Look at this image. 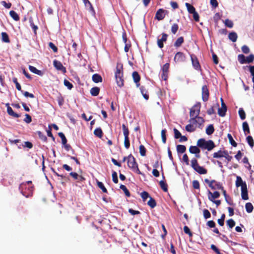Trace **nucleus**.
<instances>
[{
	"mask_svg": "<svg viewBox=\"0 0 254 254\" xmlns=\"http://www.w3.org/2000/svg\"><path fill=\"white\" fill-rule=\"evenodd\" d=\"M120 188L121 190H122L124 191V192L127 196V197L130 196V192L125 185H121Z\"/></svg>",
	"mask_w": 254,
	"mask_h": 254,
	"instance_id": "obj_43",
	"label": "nucleus"
},
{
	"mask_svg": "<svg viewBox=\"0 0 254 254\" xmlns=\"http://www.w3.org/2000/svg\"><path fill=\"white\" fill-rule=\"evenodd\" d=\"M190 58L193 67L196 70L199 69L200 66L196 57L193 55H191Z\"/></svg>",
	"mask_w": 254,
	"mask_h": 254,
	"instance_id": "obj_13",
	"label": "nucleus"
},
{
	"mask_svg": "<svg viewBox=\"0 0 254 254\" xmlns=\"http://www.w3.org/2000/svg\"><path fill=\"white\" fill-rule=\"evenodd\" d=\"M53 65L56 69L61 71L63 73H65L66 72L65 67L63 66L61 62L57 60H55L53 61Z\"/></svg>",
	"mask_w": 254,
	"mask_h": 254,
	"instance_id": "obj_9",
	"label": "nucleus"
},
{
	"mask_svg": "<svg viewBox=\"0 0 254 254\" xmlns=\"http://www.w3.org/2000/svg\"><path fill=\"white\" fill-rule=\"evenodd\" d=\"M132 77L134 80V82L136 83V86L138 87L139 86V82L140 79V76L138 73L137 71H134L132 73Z\"/></svg>",
	"mask_w": 254,
	"mask_h": 254,
	"instance_id": "obj_18",
	"label": "nucleus"
},
{
	"mask_svg": "<svg viewBox=\"0 0 254 254\" xmlns=\"http://www.w3.org/2000/svg\"><path fill=\"white\" fill-rule=\"evenodd\" d=\"M29 69L31 72H33L35 74H36L38 75L42 76L44 74V73L42 71L38 70L35 67H34L33 66L29 65Z\"/></svg>",
	"mask_w": 254,
	"mask_h": 254,
	"instance_id": "obj_19",
	"label": "nucleus"
},
{
	"mask_svg": "<svg viewBox=\"0 0 254 254\" xmlns=\"http://www.w3.org/2000/svg\"><path fill=\"white\" fill-rule=\"evenodd\" d=\"M238 60L241 64H246V57L243 54L238 55Z\"/></svg>",
	"mask_w": 254,
	"mask_h": 254,
	"instance_id": "obj_40",
	"label": "nucleus"
},
{
	"mask_svg": "<svg viewBox=\"0 0 254 254\" xmlns=\"http://www.w3.org/2000/svg\"><path fill=\"white\" fill-rule=\"evenodd\" d=\"M196 128L194 126L190 123L186 126V130L190 132H192L195 131Z\"/></svg>",
	"mask_w": 254,
	"mask_h": 254,
	"instance_id": "obj_30",
	"label": "nucleus"
},
{
	"mask_svg": "<svg viewBox=\"0 0 254 254\" xmlns=\"http://www.w3.org/2000/svg\"><path fill=\"white\" fill-rule=\"evenodd\" d=\"M112 179L114 183L117 184L118 183V175L115 171H113L112 173Z\"/></svg>",
	"mask_w": 254,
	"mask_h": 254,
	"instance_id": "obj_57",
	"label": "nucleus"
},
{
	"mask_svg": "<svg viewBox=\"0 0 254 254\" xmlns=\"http://www.w3.org/2000/svg\"><path fill=\"white\" fill-rule=\"evenodd\" d=\"M221 108L218 109V113L220 117H224L227 111V106L224 103L222 98H221Z\"/></svg>",
	"mask_w": 254,
	"mask_h": 254,
	"instance_id": "obj_11",
	"label": "nucleus"
},
{
	"mask_svg": "<svg viewBox=\"0 0 254 254\" xmlns=\"http://www.w3.org/2000/svg\"><path fill=\"white\" fill-rule=\"evenodd\" d=\"M169 64L166 63L165 64L163 67H162V72L163 73H168L169 68Z\"/></svg>",
	"mask_w": 254,
	"mask_h": 254,
	"instance_id": "obj_62",
	"label": "nucleus"
},
{
	"mask_svg": "<svg viewBox=\"0 0 254 254\" xmlns=\"http://www.w3.org/2000/svg\"><path fill=\"white\" fill-rule=\"evenodd\" d=\"M140 195L143 201H145L147 198L150 197L149 193L145 191L142 192Z\"/></svg>",
	"mask_w": 254,
	"mask_h": 254,
	"instance_id": "obj_55",
	"label": "nucleus"
},
{
	"mask_svg": "<svg viewBox=\"0 0 254 254\" xmlns=\"http://www.w3.org/2000/svg\"><path fill=\"white\" fill-rule=\"evenodd\" d=\"M246 211L248 213H251L253 211L254 206L251 202H247L245 205Z\"/></svg>",
	"mask_w": 254,
	"mask_h": 254,
	"instance_id": "obj_32",
	"label": "nucleus"
},
{
	"mask_svg": "<svg viewBox=\"0 0 254 254\" xmlns=\"http://www.w3.org/2000/svg\"><path fill=\"white\" fill-rule=\"evenodd\" d=\"M243 185H247L246 182H244L241 177L237 176L236 181V187H241L242 188V186H243Z\"/></svg>",
	"mask_w": 254,
	"mask_h": 254,
	"instance_id": "obj_20",
	"label": "nucleus"
},
{
	"mask_svg": "<svg viewBox=\"0 0 254 254\" xmlns=\"http://www.w3.org/2000/svg\"><path fill=\"white\" fill-rule=\"evenodd\" d=\"M140 90L144 98L147 100L149 99V96L147 94V91L146 90L145 88L141 86L140 87Z\"/></svg>",
	"mask_w": 254,
	"mask_h": 254,
	"instance_id": "obj_24",
	"label": "nucleus"
},
{
	"mask_svg": "<svg viewBox=\"0 0 254 254\" xmlns=\"http://www.w3.org/2000/svg\"><path fill=\"white\" fill-rule=\"evenodd\" d=\"M228 38L233 42H235L237 40L238 35L235 32H231L228 35Z\"/></svg>",
	"mask_w": 254,
	"mask_h": 254,
	"instance_id": "obj_22",
	"label": "nucleus"
},
{
	"mask_svg": "<svg viewBox=\"0 0 254 254\" xmlns=\"http://www.w3.org/2000/svg\"><path fill=\"white\" fill-rule=\"evenodd\" d=\"M189 151L192 154H198L200 152V149L196 146H190Z\"/></svg>",
	"mask_w": 254,
	"mask_h": 254,
	"instance_id": "obj_26",
	"label": "nucleus"
},
{
	"mask_svg": "<svg viewBox=\"0 0 254 254\" xmlns=\"http://www.w3.org/2000/svg\"><path fill=\"white\" fill-rule=\"evenodd\" d=\"M83 2L84 3L85 5L86 6L89 5V7H90V10L92 12L94 13V10L93 7L91 2L88 0H83Z\"/></svg>",
	"mask_w": 254,
	"mask_h": 254,
	"instance_id": "obj_59",
	"label": "nucleus"
},
{
	"mask_svg": "<svg viewBox=\"0 0 254 254\" xmlns=\"http://www.w3.org/2000/svg\"><path fill=\"white\" fill-rule=\"evenodd\" d=\"M116 82L119 87H122L124 85V80L123 79V72L122 67H117L116 71L115 73Z\"/></svg>",
	"mask_w": 254,
	"mask_h": 254,
	"instance_id": "obj_5",
	"label": "nucleus"
},
{
	"mask_svg": "<svg viewBox=\"0 0 254 254\" xmlns=\"http://www.w3.org/2000/svg\"><path fill=\"white\" fill-rule=\"evenodd\" d=\"M185 5L187 8L188 12L192 14L196 11L195 8L190 3L186 2Z\"/></svg>",
	"mask_w": 254,
	"mask_h": 254,
	"instance_id": "obj_33",
	"label": "nucleus"
},
{
	"mask_svg": "<svg viewBox=\"0 0 254 254\" xmlns=\"http://www.w3.org/2000/svg\"><path fill=\"white\" fill-rule=\"evenodd\" d=\"M97 186L98 187L102 190L105 192V193H107V190L106 189V188L105 187L104 184L99 181H97Z\"/></svg>",
	"mask_w": 254,
	"mask_h": 254,
	"instance_id": "obj_42",
	"label": "nucleus"
},
{
	"mask_svg": "<svg viewBox=\"0 0 254 254\" xmlns=\"http://www.w3.org/2000/svg\"><path fill=\"white\" fill-rule=\"evenodd\" d=\"M247 142L249 144V145L252 148H253L254 146V139H253L252 136L251 135H249L248 136H247Z\"/></svg>",
	"mask_w": 254,
	"mask_h": 254,
	"instance_id": "obj_44",
	"label": "nucleus"
},
{
	"mask_svg": "<svg viewBox=\"0 0 254 254\" xmlns=\"http://www.w3.org/2000/svg\"><path fill=\"white\" fill-rule=\"evenodd\" d=\"M165 10L162 8L158 9L155 14V18L158 20H161L165 17Z\"/></svg>",
	"mask_w": 254,
	"mask_h": 254,
	"instance_id": "obj_17",
	"label": "nucleus"
},
{
	"mask_svg": "<svg viewBox=\"0 0 254 254\" xmlns=\"http://www.w3.org/2000/svg\"><path fill=\"white\" fill-rule=\"evenodd\" d=\"M21 92L26 97H30V98H33L35 97L34 94H33L32 93H29L27 91H24L22 90L21 91Z\"/></svg>",
	"mask_w": 254,
	"mask_h": 254,
	"instance_id": "obj_58",
	"label": "nucleus"
},
{
	"mask_svg": "<svg viewBox=\"0 0 254 254\" xmlns=\"http://www.w3.org/2000/svg\"><path fill=\"white\" fill-rule=\"evenodd\" d=\"M241 196L243 200H248L249 199L247 185H243V186H242Z\"/></svg>",
	"mask_w": 254,
	"mask_h": 254,
	"instance_id": "obj_15",
	"label": "nucleus"
},
{
	"mask_svg": "<svg viewBox=\"0 0 254 254\" xmlns=\"http://www.w3.org/2000/svg\"><path fill=\"white\" fill-rule=\"evenodd\" d=\"M204 121V119L201 117L191 118L189 120V122L191 123L195 128L199 127Z\"/></svg>",
	"mask_w": 254,
	"mask_h": 254,
	"instance_id": "obj_8",
	"label": "nucleus"
},
{
	"mask_svg": "<svg viewBox=\"0 0 254 254\" xmlns=\"http://www.w3.org/2000/svg\"><path fill=\"white\" fill-rule=\"evenodd\" d=\"M159 184L161 189L165 192H167L168 191L167 185L163 181H160Z\"/></svg>",
	"mask_w": 254,
	"mask_h": 254,
	"instance_id": "obj_47",
	"label": "nucleus"
},
{
	"mask_svg": "<svg viewBox=\"0 0 254 254\" xmlns=\"http://www.w3.org/2000/svg\"><path fill=\"white\" fill-rule=\"evenodd\" d=\"M184 42V38L180 37L178 38L174 43V46L176 47H179Z\"/></svg>",
	"mask_w": 254,
	"mask_h": 254,
	"instance_id": "obj_34",
	"label": "nucleus"
},
{
	"mask_svg": "<svg viewBox=\"0 0 254 254\" xmlns=\"http://www.w3.org/2000/svg\"><path fill=\"white\" fill-rule=\"evenodd\" d=\"M100 92V88L98 87H94L90 90V93L93 96H97Z\"/></svg>",
	"mask_w": 254,
	"mask_h": 254,
	"instance_id": "obj_25",
	"label": "nucleus"
},
{
	"mask_svg": "<svg viewBox=\"0 0 254 254\" xmlns=\"http://www.w3.org/2000/svg\"><path fill=\"white\" fill-rule=\"evenodd\" d=\"M37 134L39 136V137L43 141H46L47 140V138L46 136L41 131H37Z\"/></svg>",
	"mask_w": 254,
	"mask_h": 254,
	"instance_id": "obj_53",
	"label": "nucleus"
},
{
	"mask_svg": "<svg viewBox=\"0 0 254 254\" xmlns=\"http://www.w3.org/2000/svg\"><path fill=\"white\" fill-rule=\"evenodd\" d=\"M167 37V34L163 33L162 34V38L161 39H158L157 45L160 48H162L163 47V42L166 41Z\"/></svg>",
	"mask_w": 254,
	"mask_h": 254,
	"instance_id": "obj_16",
	"label": "nucleus"
},
{
	"mask_svg": "<svg viewBox=\"0 0 254 254\" xmlns=\"http://www.w3.org/2000/svg\"><path fill=\"white\" fill-rule=\"evenodd\" d=\"M94 133L96 136L99 138L102 137L103 135V132L101 128H96L94 131Z\"/></svg>",
	"mask_w": 254,
	"mask_h": 254,
	"instance_id": "obj_37",
	"label": "nucleus"
},
{
	"mask_svg": "<svg viewBox=\"0 0 254 254\" xmlns=\"http://www.w3.org/2000/svg\"><path fill=\"white\" fill-rule=\"evenodd\" d=\"M220 196V193L218 191H215L212 193L209 190H208V197L211 201H213L216 198H218Z\"/></svg>",
	"mask_w": 254,
	"mask_h": 254,
	"instance_id": "obj_14",
	"label": "nucleus"
},
{
	"mask_svg": "<svg viewBox=\"0 0 254 254\" xmlns=\"http://www.w3.org/2000/svg\"><path fill=\"white\" fill-rule=\"evenodd\" d=\"M147 204L151 208H153L156 206V202L155 200L151 197H150V199L147 202Z\"/></svg>",
	"mask_w": 254,
	"mask_h": 254,
	"instance_id": "obj_35",
	"label": "nucleus"
},
{
	"mask_svg": "<svg viewBox=\"0 0 254 254\" xmlns=\"http://www.w3.org/2000/svg\"><path fill=\"white\" fill-rule=\"evenodd\" d=\"M9 14H10V16L14 20H15V21L19 20V16H18V15L17 14V13L15 11H14L13 10H11L9 12Z\"/></svg>",
	"mask_w": 254,
	"mask_h": 254,
	"instance_id": "obj_36",
	"label": "nucleus"
},
{
	"mask_svg": "<svg viewBox=\"0 0 254 254\" xmlns=\"http://www.w3.org/2000/svg\"><path fill=\"white\" fill-rule=\"evenodd\" d=\"M214 131V128L213 125H209L206 128V133L207 135H211Z\"/></svg>",
	"mask_w": 254,
	"mask_h": 254,
	"instance_id": "obj_27",
	"label": "nucleus"
},
{
	"mask_svg": "<svg viewBox=\"0 0 254 254\" xmlns=\"http://www.w3.org/2000/svg\"><path fill=\"white\" fill-rule=\"evenodd\" d=\"M166 132H167V131H166V129H163L161 131V137H162V142L164 143H166Z\"/></svg>",
	"mask_w": 254,
	"mask_h": 254,
	"instance_id": "obj_49",
	"label": "nucleus"
},
{
	"mask_svg": "<svg viewBox=\"0 0 254 254\" xmlns=\"http://www.w3.org/2000/svg\"><path fill=\"white\" fill-rule=\"evenodd\" d=\"M146 149L143 145L139 146V153L142 156H144L146 155Z\"/></svg>",
	"mask_w": 254,
	"mask_h": 254,
	"instance_id": "obj_48",
	"label": "nucleus"
},
{
	"mask_svg": "<svg viewBox=\"0 0 254 254\" xmlns=\"http://www.w3.org/2000/svg\"><path fill=\"white\" fill-rule=\"evenodd\" d=\"M59 136L61 137L63 144H65L67 142V139L63 132H59L58 133Z\"/></svg>",
	"mask_w": 254,
	"mask_h": 254,
	"instance_id": "obj_51",
	"label": "nucleus"
},
{
	"mask_svg": "<svg viewBox=\"0 0 254 254\" xmlns=\"http://www.w3.org/2000/svg\"><path fill=\"white\" fill-rule=\"evenodd\" d=\"M223 154H224L223 157H225L228 162H229L232 159V156L229 155L228 152L227 151L224 150Z\"/></svg>",
	"mask_w": 254,
	"mask_h": 254,
	"instance_id": "obj_61",
	"label": "nucleus"
},
{
	"mask_svg": "<svg viewBox=\"0 0 254 254\" xmlns=\"http://www.w3.org/2000/svg\"><path fill=\"white\" fill-rule=\"evenodd\" d=\"M191 167L199 174H205L207 173V170L203 167L200 166L198 164L197 161L195 158H193L191 160Z\"/></svg>",
	"mask_w": 254,
	"mask_h": 254,
	"instance_id": "obj_4",
	"label": "nucleus"
},
{
	"mask_svg": "<svg viewBox=\"0 0 254 254\" xmlns=\"http://www.w3.org/2000/svg\"><path fill=\"white\" fill-rule=\"evenodd\" d=\"M174 137L176 139L179 138L181 136V132L176 128H174Z\"/></svg>",
	"mask_w": 254,
	"mask_h": 254,
	"instance_id": "obj_64",
	"label": "nucleus"
},
{
	"mask_svg": "<svg viewBox=\"0 0 254 254\" xmlns=\"http://www.w3.org/2000/svg\"><path fill=\"white\" fill-rule=\"evenodd\" d=\"M203 213L205 219H208L211 217V214L207 209H204L203 211Z\"/></svg>",
	"mask_w": 254,
	"mask_h": 254,
	"instance_id": "obj_63",
	"label": "nucleus"
},
{
	"mask_svg": "<svg viewBox=\"0 0 254 254\" xmlns=\"http://www.w3.org/2000/svg\"><path fill=\"white\" fill-rule=\"evenodd\" d=\"M21 193L26 197H28L32 195L33 187L32 186V182L28 181L22 183L19 187Z\"/></svg>",
	"mask_w": 254,
	"mask_h": 254,
	"instance_id": "obj_1",
	"label": "nucleus"
},
{
	"mask_svg": "<svg viewBox=\"0 0 254 254\" xmlns=\"http://www.w3.org/2000/svg\"><path fill=\"white\" fill-rule=\"evenodd\" d=\"M123 133L125 136L124 145L126 149H128L130 146V142L129 139V130L127 127L125 125H122Z\"/></svg>",
	"mask_w": 254,
	"mask_h": 254,
	"instance_id": "obj_7",
	"label": "nucleus"
},
{
	"mask_svg": "<svg viewBox=\"0 0 254 254\" xmlns=\"http://www.w3.org/2000/svg\"><path fill=\"white\" fill-rule=\"evenodd\" d=\"M227 137L229 140V141L231 143V144L234 147H236L237 146V143L234 140L232 136L228 133L227 135Z\"/></svg>",
	"mask_w": 254,
	"mask_h": 254,
	"instance_id": "obj_52",
	"label": "nucleus"
},
{
	"mask_svg": "<svg viewBox=\"0 0 254 254\" xmlns=\"http://www.w3.org/2000/svg\"><path fill=\"white\" fill-rule=\"evenodd\" d=\"M243 129L245 132V134H249L250 132L249 125L247 122H245L243 123Z\"/></svg>",
	"mask_w": 254,
	"mask_h": 254,
	"instance_id": "obj_31",
	"label": "nucleus"
},
{
	"mask_svg": "<svg viewBox=\"0 0 254 254\" xmlns=\"http://www.w3.org/2000/svg\"><path fill=\"white\" fill-rule=\"evenodd\" d=\"M197 145L202 149H207L210 151L215 147L214 142L211 140H205L204 138L198 139Z\"/></svg>",
	"mask_w": 254,
	"mask_h": 254,
	"instance_id": "obj_2",
	"label": "nucleus"
},
{
	"mask_svg": "<svg viewBox=\"0 0 254 254\" xmlns=\"http://www.w3.org/2000/svg\"><path fill=\"white\" fill-rule=\"evenodd\" d=\"M213 185L214 189H212V190L218 189L223 190V187L220 183L217 182L215 181V182H214Z\"/></svg>",
	"mask_w": 254,
	"mask_h": 254,
	"instance_id": "obj_38",
	"label": "nucleus"
},
{
	"mask_svg": "<svg viewBox=\"0 0 254 254\" xmlns=\"http://www.w3.org/2000/svg\"><path fill=\"white\" fill-rule=\"evenodd\" d=\"M254 61V55L251 54L249 56L246 57V64H250Z\"/></svg>",
	"mask_w": 254,
	"mask_h": 254,
	"instance_id": "obj_45",
	"label": "nucleus"
},
{
	"mask_svg": "<svg viewBox=\"0 0 254 254\" xmlns=\"http://www.w3.org/2000/svg\"><path fill=\"white\" fill-rule=\"evenodd\" d=\"M186 150V147L184 145H177V151L178 154L183 153Z\"/></svg>",
	"mask_w": 254,
	"mask_h": 254,
	"instance_id": "obj_28",
	"label": "nucleus"
},
{
	"mask_svg": "<svg viewBox=\"0 0 254 254\" xmlns=\"http://www.w3.org/2000/svg\"><path fill=\"white\" fill-rule=\"evenodd\" d=\"M2 41L4 43H9L10 40L8 34L4 32L1 33Z\"/></svg>",
	"mask_w": 254,
	"mask_h": 254,
	"instance_id": "obj_29",
	"label": "nucleus"
},
{
	"mask_svg": "<svg viewBox=\"0 0 254 254\" xmlns=\"http://www.w3.org/2000/svg\"><path fill=\"white\" fill-rule=\"evenodd\" d=\"M238 113L242 120H244L246 119V114L242 108L239 109Z\"/></svg>",
	"mask_w": 254,
	"mask_h": 254,
	"instance_id": "obj_41",
	"label": "nucleus"
},
{
	"mask_svg": "<svg viewBox=\"0 0 254 254\" xmlns=\"http://www.w3.org/2000/svg\"><path fill=\"white\" fill-rule=\"evenodd\" d=\"M12 81L15 84L16 89L21 92L22 91L21 87L20 84L18 82L17 78L16 77L13 78Z\"/></svg>",
	"mask_w": 254,
	"mask_h": 254,
	"instance_id": "obj_46",
	"label": "nucleus"
},
{
	"mask_svg": "<svg viewBox=\"0 0 254 254\" xmlns=\"http://www.w3.org/2000/svg\"><path fill=\"white\" fill-rule=\"evenodd\" d=\"M7 112L9 115L14 118H19L20 116V115L14 113L10 106H8L7 108Z\"/></svg>",
	"mask_w": 254,
	"mask_h": 254,
	"instance_id": "obj_23",
	"label": "nucleus"
},
{
	"mask_svg": "<svg viewBox=\"0 0 254 254\" xmlns=\"http://www.w3.org/2000/svg\"><path fill=\"white\" fill-rule=\"evenodd\" d=\"M64 85L69 90H71L73 88V85L72 83L66 79H64Z\"/></svg>",
	"mask_w": 254,
	"mask_h": 254,
	"instance_id": "obj_56",
	"label": "nucleus"
},
{
	"mask_svg": "<svg viewBox=\"0 0 254 254\" xmlns=\"http://www.w3.org/2000/svg\"><path fill=\"white\" fill-rule=\"evenodd\" d=\"M225 218V215L224 214H223L221 215V218L218 220V223L221 226L224 225Z\"/></svg>",
	"mask_w": 254,
	"mask_h": 254,
	"instance_id": "obj_60",
	"label": "nucleus"
},
{
	"mask_svg": "<svg viewBox=\"0 0 254 254\" xmlns=\"http://www.w3.org/2000/svg\"><path fill=\"white\" fill-rule=\"evenodd\" d=\"M209 93L206 85H203L202 87V99L204 102L208 100Z\"/></svg>",
	"mask_w": 254,
	"mask_h": 254,
	"instance_id": "obj_10",
	"label": "nucleus"
},
{
	"mask_svg": "<svg viewBox=\"0 0 254 254\" xmlns=\"http://www.w3.org/2000/svg\"><path fill=\"white\" fill-rule=\"evenodd\" d=\"M201 104L199 102L196 103L190 109V118L198 117L200 113Z\"/></svg>",
	"mask_w": 254,
	"mask_h": 254,
	"instance_id": "obj_6",
	"label": "nucleus"
},
{
	"mask_svg": "<svg viewBox=\"0 0 254 254\" xmlns=\"http://www.w3.org/2000/svg\"><path fill=\"white\" fill-rule=\"evenodd\" d=\"M186 57L183 53L178 52L176 53L174 57L175 62H183L185 61Z\"/></svg>",
	"mask_w": 254,
	"mask_h": 254,
	"instance_id": "obj_12",
	"label": "nucleus"
},
{
	"mask_svg": "<svg viewBox=\"0 0 254 254\" xmlns=\"http://www.w3.org/2000/svg\"><path fill=\"white\" fill-rule=\"evenodd\" d=\"M127 166L134 173L144 176V174L140 171L138 167L137 163L134 157L131 154L127 156Z\"/></svg>",
	"mask_w": 254,
	"mask_h": 254,
	"instance_id": "obj_3",
	"label": "nucleus"
},
{
	"mask_svg": "<svg viewBox=\"0 0 254 254\" xmlns=\"http://www.w3.org/2000/svg\"><path fill=\"white\" fill-rule=\"evenodd\" d=\"M92 79L93 81L95 83H99L102 81V78L101 76L98 73L94 74L92 75Z\"/></svg>",
	"mask_w": 254,
	"mask_h": 254,
	"instance_id": "obj_21",
	"label": "nucleus"
},
{
	"mask_svg": "<svg viewBox=\"0 0 254 254\" xmlns=\"http://www.w3.org/2000/svg\"><path fill=\"white\" fill-rule=\"evenodd\" d=\"M227 224L230 229H232L235 225V222L232 219H229L227 221Z\"/></svg>",
	"mask_w": 254,
	"mask_h": 254,
	"instance_id": "obj_50",
	"label": "nucleus"
},
{
	"mask_svg": "<svg viewBox=\"0 0 254 254\" xmlns=\"http://www.w3.org/2000/svg\"><path fill=\"white\" fill-rule=\"evenodd\" d=\"M224 23L225 26L229 28H232L233 26V21L229 20V19H226L224 21Z\"/></svg>",
	"mask_w": 254,
	"mask_h": 254,
	"instance_id": "obj_54",
	"label": "nucleus"
},
{
	"mask_svg": "<svg viewBox=\"0 0 254 254\" xmlns=\"http://www.w3.org/2000/svg\"><path fill=\"white\" fill-rule=\"evenodd\" d=\"M224 151L219 150L218 152H215L213 154L214 158H219L224 157Z\"/></svg>",
	"mask_w": 254,
	"mask_h": 254,
	"instance_id": "obj_39",
	"label": "nucleus"
}]
</instances>
